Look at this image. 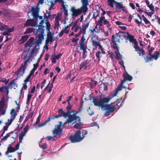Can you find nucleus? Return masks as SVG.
I'll return each instance as SVG.
<instances>
[{
    "mask_svg": "<svg viewBox=\"0 0 160 160\" xmlns=\"http://www.w3.org/2000/svg\"><path fill=\"white\" fill-rule=\"evenodd\" d=\"M61 117V115H59L58 114L57 115H54L52 117V119H54L55 118H58L59 117Z\"/></svg>",
    "mask_w": 160,
    "mask_h": 160,
    "instance_id": "obj_62",
    "label": "nucleus"
},
{
    "mask_svg": "<svg viewBox=\"0 0 160 160\" xmlns=\"http://www.w3.org/2000/svg\"><path fill=\"white\" fill-rule=\"evenodd\" d=\"M89 26V23H87L86 24H85L84 26H82V30L83 31L85 32H86V30L87 28Z\"/></svg>",
    "mask_w": 160,
    "mask_h": 160,
    "instance_id": "obj_46",
    "label": "nucleus"
},
{
    "mask_svg": "<svg viewBox=\"0 0 160 160\" xmlns=\"http://www.w3.org/2000/svg\"><path fill=\"white\" fill-rule=\"evenodd\" d=\"M37 45H35L33 47V49L31 51L30 53L29 54V56H31V57H32V54L34 52H37L38 51V48H37Z\"/></svg>",
    "mask_w": 160,
    "mask_h": 160,
    "instance_id": "obj_33",
    "label": "nucleus"
},
{
    "mask_svg": "<svg viewBox=\"0 0 160 160\" xmlns=\"http://www.w3.org/2000/svg\"><path fill=\"white\" fill-rule=\"evenodd\" d=\"M17 128H16L15 130H17L18 131H19L22 129L23 127L22 126L19 127V124H17Z\"/></svg>",
    "mask_w": 160,
    "mask_h": 160,
    "instance_id": "obj_57",
    "label": "nucleus"
},
{
    "mask_svg": "<svg viewBox=\"0 0 160 160\" xmlns=\"http://www.w3.org/2000/svg\"><path fill=\"white\" fill-rule=\"evenodd\" d=\"M13 132V131H11V132H10L9 133H8L2 139V140H3L4 141H6V140H7V138L10 137V133H12Z\"/></svg>",
    "mask_w": 160,
    "mask_h": 160,
    "instance_id": "obj_42",
    "label": "nucleus"
},
{
    "mask_svg": "<svg viewBox=\"0 0 160 160\" xmlns=\"http://www.w3.org/2000/svg\"><path fill=\"white\" fill-rule=\"evenodd\" d=\"M37 22L33 19H28L24 24V27L28 26L37 27Z\"/></svg>",
    "mask_w": 160,
    "mask_h": 160,
    "instance_id": "obj_11",
    "label": "nucleus"
},
{
    "mask_svg": "<svg viewBox=\"0 0 160 160\" xmlns=\"http://www.w3.org/2000/svg\"><path fill=\"white\" fill-rule=\"evenodd\" d=\"M126 33L119 32L112 35L111 37V42L113 44L112 48L116 49L118 52H119V44L121 42V40H122L125 37Z\"/></svg>",
    "mask_w": 160,
    "mask_h": 160,
    "instance_id": "obj_3",
    "label": "nucleus"
},
{
    "mask_svg": "<svg viewBox=\"0 0 160 160\" xmlns=\"http://www.w3.org/2000/svg\"><path fill=\"white\" fill-rule=\"evenodd\" d=\"M70 11L72 13V16L73 18H75L82 13H84L86 12L81 7L77 9L75 6H72L71 7Z\"/></svg>",
    "mask_w": 160,
    "mask_h": 160,
    "instance_id": "obj_8",
    "label": "nucleus"
},
{
    "mask_svg": "<svg viewBox=\"0 0 160 160\" xmlns=\"http://www.w3.org/2000/svg\"><path fill=\"white\" fill-rule=\"evenodd\" d=\"M31 58V56H28V58H27V59L25 61L24 63H22L21 65V67H22V68H23V70H24L25 69H26L27 67L28 66L27 65V63L29 61V60L30 59V58Z\"/></svg>",
    "mask_w": 160,
    "mask_h": 160,
    "instance_id": "obj_23",
    "label": "nucleus"
},
{
    "mask_svg": "<svg viewBox=\"0 0 160 160\" xmlns=\"http://www.w3.org/2000/svg\"><path fill=\"white\" fill-rule=\"evenodd\" d=\"M155 49V48L153 47H151V48L148 50V54L149 55H152V52Z\"/></svg>",
    "mask_w": 160,
    "mask_h": 160,
    "instance_id": "obj_55",
    "label": "nucleus"
},
{
    "mask_svg": "<svg viewBox=\"0 0 160 160\" xmlns=\"http://www.w3.org/2000/svg\"><path fill=\"white\" fill-rule=\"evenodd\" d=\"M60 26L59 22H55L54 24V28H58Z\"/></svg>",
    "mask_w": 160,
    "mask_h": 160,
    "instance_id": "obj_54",
    "label": "nucleus"
},
{
    "mask_svg": "<svg viewBox=\"0 0 160 160\" xmlns=\"http://www.w3.org/2000/svg\"><path fill=\"white\" fill-rule=\"evenodd\" d=\"M29 38L28 35H25L22 36L21 38L20 39L19 41L21 42L20 44H22L24 43Z\"/></svg>",
    "mask_w": 160,
    "mask_h": 160,
    "instance_id": "obj_25",
    "label": "nucleus"
},
{
    "mask_svg": "<svg viewBox=\"0 0 160 160\" xmlns=\"http://www.w3.org/2000/svg\"><path fill=\"white\" fill-rule=\"evenodd\" d=\"M14 119H13V118H10V119H8V122H9V123L8 124V126H9L11 124L12 122Z\"/></svg>",
    "mask_w": 160,
    "mask_h": 160,
    "instance_id": "obj_60",
    "label": "nucleus"
},
{
    "mask_svg": "<svg viewBox=\"0 0 160 160\" xmlns=\"http://www.w3.org/2000/svg\"><path fill=\"white\" fill-rule=\"evenodd\" d=\"M46 83V80L45 79H44L43 81L42 82L41 86V89L43 88V87L44 86V85Z\"/></svg>",
    "mask_w": 160,
    "mask_h": 160,
    "instance_id": "obj_61",
    "label": "nucleus"
},
{
    "mask_svg": "<svg viewBox=\"0 0 160 160\" xmlns=\"http://www.w3.org/2000/svg\"><path fill=\"white\" fill-rule=\"evenodd\" d=\"M33 31V28H27L24 33V34L30 33Z\"/></svg>",
    "mask_w": 160,
    "mask_h": 160,
    "instance_id": "obj_39",
    "label": "nucleus"
},
{
    "mask_svg": "<svg viewBox=\"0 0 160 160\" xmlns=\"http://www.w3.org/2000/svg\"><path fill=\"white\" fill-rule=\"evenodd\" d=\"M51 24L49 22H48L46 23V28L47 29V37L46 40L45 44L47 45L49 42H51L52 41V39L53 38L52 33L51 32L50 30L51 29L50 28Z\"/></svg>",
    "mask_w": 160,
    "mask_h": 160,
    "instance_id": "obj_7",
    "label": "nucleus"
},
{
    "mask_svg": "<svg viewBox=\"0 0 160 160\" xmlns=\"http://www.w3.org/2000/svg\"><path fill=\"white\" fill-rule=\"evenodd\" d=\"M97 82L96 81H92V82H90V86L91 88H92L97 85Z\"/></svg>",
    "mask_w": 160,
    "mask_h": 160,
    "instance_id": "obj_37",
    "label": "nucleus"
},
{
    "mask_svg": "<svg viewBox=\"0 0 160 160\" xmlns=\"http://www.w3.org/2000/svg\"><path fill=\"white\" fill-rule=\"evenodd\" d=\"M52 62L54 63H55L56 62V60L57 59L55 57H54V56L53 57H52Z\"/></svg>",
    "mask_w": 160,
    "mask_h": 160,
    "instance_id": "obj_64",
    "label": "nucleus"
},
{
    "mask_svg": "<svg viewBox=\"0 0 160 160\" xmlns=\"http://www.w3.org/2000/svg\"><path fill=\"white\" fill-rule=\"evenodd\" d=\"M33 44V43H32L28 41L25 43V47H28L30 48H31Z\"/></svg>",
    "mask_w": 160,
    "mask_h": 160,
    "instance_id": "obj_49",
    "label": "nucleus"
},
{
    "mask_svg": "<svg viewBox=\"0 0 160 160\" xmlns=\"http://www.w3.org/2000/svg\"><path fill=\"white\" fill-rule=\"evenodd\" d=\"M116 8L118 9L120 11H122L123 12H127V10L124 9V7L122 6V5L121 4L120 2H116Z\"/></svg>",
    "mask_w": 160,
    "mask_h": 160,
    "instance_id": "obj_19",
    "label": "nucleus"
},
{
    "mask_svg": "<svg viewBox=\"0 0 160 160\" xmlns=\"http://www.w3.org/2000/svg\"><path fill=\"white\" fill-rule=\"evenodd\" d=\"M85 39L83 37L81 38L79 42V45H78V47L80 48V49L83 51V53L86 54L87 53V47L85 46L84 43Z\"/></svg>",
    "mask_w": 160,
    "mask_h": 160,
    "instance_id": "obj_10",
    "label": "nucleus"
},
{
    "mask_svg": "<svg viewBox=\"0 0 160 160\" xmlns=\"http://www.w3.org/2000/svg\"><path fill=\"white\" fill-rule=\"evenodd\" d=\"M62 7L63 9L64 14L65 17H68V10L67 8L68 7V6L66 4H62Z\"/></svg>",
    "mask_w": 160,
    "mask_h": 160,
    "instance_id": "obj_24",
    "label": "nucleus"
},
{
    "mask_svg": "<svg viewBox=\"0 0 160 160\" xmlns=\"http://www.w3.org/2000/svg\"><path fill=\"white\" fill-rule=\"evenodd\" d=\"M134 21L138 25V26H139L142 23V20H140V21H139L137 19H135Z\"/></svg>",
    "mask_w": 160,
    "mask_h": 160,
    "instance_id": "obj_58",
    "label": "nucleus"
},
{
    "mask_svg": "<svg viewBox=\"0 0 160 160\" xmlns=\"http://www.w3.org/2000/svg\"><path fill=\"white\" fill-rule=\"evenodd\" d=\"M115 53L116 54V56H115V58L116 59H120L122 57V55H121L120 53L118 54V52H115Z\"/></svg>",
    "mask_w": 160,
    "mask_h": 160,
    "instance_id": "obj_44",
    "label": "nucleus"
},
{
    "mask_svg": "<svg viewBox=\"0 0 160 160\" xmlns=\"http://www.w3.org/2000/svg\"><path fill=\"white\" fill-rule=\"evenodd\" d=\"M73 127L74 128L79 129L82 128V126L80 123H77L74 125Z\"/></svg>",
    "mask_w": 160,
    "mask_h": 160,
    "instance_id": "obj_36",
    "label": "nucleus"
},
{
    "mask_svg": "<svg viewBox=\"0 0 160 160\" xmlns=\"http://www.w3.org/2000/svg\"><path fill=\"white\" fill-rule=\"evenodd\" d=\"M29 127V125H27L23 129L24 131L22 132L19 135V141L20 142H22V140L23 139V137L25 135L26 133L28 132Z\"/></svg>",
    "mask_w": 160,
    "mask_h": 160,
    "instance_id": "obj_12",
    "label": "nucleus"
},
{
    "mask_svg": "<svg viewBox=\"0 0 160 160\" xmlns=\"http://www.w3.org/2000/svg\"><path fill=\"white\" fill-rule=\"evenodd\" d=\"M88 64V60H86L82 62L80 64V70L82 69L85 70L87 68V65Z\"/></svg>",
    "mask_w": 160,
    "mask_h": 160,
    "instance_id": "obj_21",
    "label": "nucleus"
},
{
    "mask_svg": "<svg viewBox=\"0 0 160 160\" xmlns=\"http://www.w3.org/2000/svg\"><path fill=\"white\" fill-rule=\"evenodd\" d=\"M40 148H42L43 150L47 148V145L46 143H43L42 145H39Z\"/></svg>",
    "mask_w": 160,
    "mask_h": 160,
    "instance_id": "obj_52",
    "label": "nucleus"
},
{
    "mask_svg": "<svg viewBox=\"0 0 160 160\" xmlns=\"http://www.w3.org/2000/svg\"><path fill=\"white\" fill-rule=\"evenodd\" d=\"M58 112L59 115H61V117H63L65 118H67V117L68 118V113L64 112L62 108L59 109L58 110Z\"/></svg>",
    "mask_w": 160,
    "mask_h": 160,
    "instance_id": "obj_20",
    "label": "nucleus"
},
{
    "mask_svg": "<svg viewBox=\"0 0 160 160\" xmlns=\"http://www.w3.org/2000/svg\"><path fill=\"white\" fill-rule=\"evenodd\" d=\"M152 58L156 60L160 57V54L159 51L155 52L153 55H152Z\"/></svg>",
    "mask_w": 160,
    "mask_h": 160,
    "instance_id": "obj_29",
    "label": "nucleus"
},
{
    "mask_svg": "<svg viewBox=\"0 0 160 160\" xmlns=\"http://www.w3.org/2000/svg\"><path fill=\"white\" fill-rule=\"evenodd\" d=\"M99 41H95L94 40H92V46L97 48L98 46L100 44Z\"/></svg>",
    "mask_w": 160,
    "mask_h": 160,
    "instance_id": "obj_38",
    "label": "nucleus"
},
{
    "mask_svg": "<svg viewBox=\"0 0 160 160\" xmlns=\"http://www.w3.org/2000/svg\"><path fill=\"white\" fill-rule=\"evenodd\" d=\"M26 69L23 70V68L20 66L19 69L17 71L15 72V74H16L18 77H20L22 76L24 73Z\"/></svg>",
    "mask_w": 160,
    "mask_h": 160,
    "instance_id": "obj_18",
    "label": "nucleus"
},
{
    "mask_svg": "<svg viewBox=\"0 0 160 160\" xmlns=\"http://www.w3.org/2000/svg\"><path fill=\"white\" fill-rule=\"evenodd\" d=\"M50 14L49 13L48 15H47L46 13H44L43 16V19L42 20L39 22V25H37L36 28V30L34 31V33L36 36V38L37 37L38 38V39L37 40L36 44H41L42 41L44 39V34L45 30V27L43 25L44 22H45V23L49 22L48 21L49 18Z\"/></svg>",
    "mask_w": 160,
    "mask_h": 160,
    "instance_id": "obj_2",
    "label": "nucleus"
},
{
    "mask_svg": "<svg viewBox=\"0 0 160 160\" xmlns=\"http://www.w3.org/2000/svg\"><path fill=\"white\" fill-rule=\"evenodd\" d=\"M7 28L6 25H4L1 23H0V30L1 31L4 30Z\"/></svg>",
    "mask_w": 160,
    "mask_h": 160,
    "instance_id": "obj_40",
    "label": "nucleus"
},
{
    "mask_svg": "<svg viewBox=\"0 0 160 160\" xmlns=\"http://www.w3.org/2000/svg\"><path fill=\"white\" fill-rule=\"evenodd\" d=\"M46 14L48 15V13L50 14V16L49 18L50 19H51V20H53L55 18V16L56 17V14H54L53 15H51V12H48L47 10H46Z\"/></svg>",
    "mask_w": 160,
    "mask_h": 160,
    "instance_id": "obj_32",
    "label": "nucleus"
},
{
    "mask_svg": "<svg viewBox=\"0 0 160 160\" xmlns=\"http://www.w3.org/2000/svg\"><path fill=\"white\" fill-rule=\"evenodd\" d=\"M101 52L100 51L97 52L95 54L96 57L98 58H99L100 57Z\"/></svg>",
    "mask_w": 160,
    "mask_h": 160,
    "instance_id": "obj_56",
    "label": "nucleus"
},
{
    "mask_svg": "<svg viewBox=\"0 0 160 160\" xmlns=\"http://www.w3.org/2000/svg\"><path fill=\"white\" fill-rule=\"evenodd\" d=\"M9 85L12 86V87H17V84L15 82V79H13L9 83Z\"/></svg>",
    "mask_w": 160,
    "mask_h": 160,
    "instance_id": "obj_41",
    "label": "nucleus"
},
{
    "mask_svg": "<svg viewBox=\"0 0 160 160\" xmlns=\"http://www.w3.org/2000/svg\"><path fill=\"white\" fill-rule=\"evenodd\" d=\"M79 39L78 38H73L72 40V42L75 43L74 46L76 45L78 43V41L79 40Z\"/></svg>",
    "mask_w": 160,
    "mask_h": 160,
    "instance_id": "obj_45",
    "label": "nucleus"
},
{
    "mask_svg": "<svg viewBox=\"0 0 160 160\" xmlns=\"http://www.w3.org/2000/svg\"><path fill=\"white\" fill-rule=\"evenodd\" d=\"M99 14V12L97 10H95L93 12V13L92 18L94 19H96V18L98 16Z\"/></svg>",
    "mask_w": 160,
    "mask_h": 160,
    "instance_id": "obj_35",
    "label": "nucleus"
},
{
    "mask_svg": "<svg viewBox=\"0 0 160 160\" xmlns=\"http://www.w3.org/2000/svg\"><path fill=\"white\" fill-rule=\"evenodd\" d=\"M33 112H30L29 114H28V115L26 116L25 119L24 121V122L25 123L28 120L29 118H32L33 116Z\"/></svg>",
    "mask_w": 160,
    "mask_h": 160,
    "instance_id": "obj_30",
    "label": "nucleus"
},
{
    "mask_svg": "<svg viewBox=\"0 0 160 160\" xmlns=\"http://www.w3.org/2000/svg\"><path fill=\"white\" fill-rule=\"evenodd\" d=\"M32 95L28 94V95L27 98V103L28 104L30 102V99L32 97Z\"/></svg>",
    "mask_w": 160,
    "mask_h": 160,
    "instance_id": "obj_50",
    "label": "nucleus"
},
{
    "mask_svg": "<svg viewBox=\"0 0 160 160\" xmlns=\"http://www.w3.org/2000/svg\"><path fill=\"white\" fill-rule=\"evenodd\" d=\"M6 89H8V87L3 86L0 88V92H5Z\"/></svg>",
    "mask_w": 160,
    "mask_h": 160,
    "instance_id": "obj_43",
    "label": "nucleus"
},
{
    "mask_svg": "<svg viewBox=\"0 0 160 160\" xmlns=\"http://www.w3.org/2000/svg\"><path fill=\"white\" fill-rule=\"evenodd\" d=\"M29 127V125H27L23 129L24 131L22 132L19 135V141L20 142H22V140L23 139V137L25 135L26 133L28 132Z\"/></svg>",
    "mask_w": 160,
    "mask_h": 160,
    "instance_id": "obj_13",
    "label": "nucleus"
},
{
    "mask_svg": "<svg viewBox=\"0 0 160 160\" xmlns=\"http://www.w3.org/2000/svg\"><path fill=\"white\" fill-rule=\"evenodd\" d=\"M82 5L81 7L86 12H87L88 10V8L87 6L88 5V0H82Z\"/></svg>",
    "mask_w": 160,
    "mask_h": 160,
    "instance_id": "obj_17",
    "label": "nucleus"
},
{
    "mask_svg": "<svg viewBox=\"0 0 160 160\" xmlns=\"http://www.w3.org/2000/svg\"><path fill=\"white\" fill-rule=\"evenodd\" d=\"M105 20V17L103 16H101V17L100 18V19L98 20L97 22V25H99L100 27L102 26L103 25L102 21Z\"/></svg>",
    "mask_w": 160,
    "mask_h": 160,
    "instance_id": "obj_26",
    "label": "nucleus"
},
{
    "mask_svg": "<svg viewBox=\"0 0 160 160\" xmlns=\"http://www.w3.org/2000/svg\"><path fill=\"white\" fill-rule=\"evenodd\" d=\"M7 105H5V100L4 97L2 98L0 101V114L1 115L5 114Z\"/></svg>",
    "mask_w": 160,
    "mask_h": 160,
    "instance_id": "obj_9",
    "label": "nucleus"
},
{
    "mask_svg": "<svg viewBox=\"0 0 160 160\" xmlns=\"http://www.w3.org/2000/svg\"><path fill=\"white\" fill-rule=\"evenodd\" d=\"M15 148L11 146L8 148L6 152V154L7 155L9 152H15Z\"/></svg>",
    "mask_w": 160,
    "mask_h": 160,
    "instance_id": "obj_27",
    "label": "nucleus"
},
{
    "mask_svg": "<svg viewBox=\"0 0 160 160\" xmlns=\"http://www.w3.org/2000/svg\"><path fill=\"white\" fill-rule=\"evenodd\" d=\"M103 21L104 24L108 25L107 27L108 28L111 25V24L109 23V22L107 20L105 19Z\"/></svg>",
    "mask_w": 160,
    "mask_h": 160,
    "instance_id": "obj_51",
    "label": "nucleus"
},
{
    "mask_svg": "<svg viewBox=\"0 0 160 160\" xmlns=\"http://www.w3.org/2000/svg\"><path fill=\"white\" fill-rule=\"evenodd\" d=\"M88 133L87 131H85L84 132V135L83 137H81V132L80 130H78L75 132L74 135H71L69 137V139L72 143L79 142L81 141L84 138V136Z\"/></svg>",
    "mask_w": 160,
    "mask_h": 160,
    "instance_id": "obj_4",
    "label": "nucleus"
},
{
    "mask_svg": "<svg viewBox=\"0 0 160 160\" xmlns=\"http://www.w3.org/2000/svg\"><path fill=\"white\" fill-rule=\"evenodd\" d=\"M41 117V115L40 114V113L39 114V115H38V117L37 118V120L36 121V122L35 123L33 124V126H36L38 124H39V123L40 122V118Z\"/></svg>",
    "mask_w": 160,
    "mask_h": 160,
    "instance_id": "obj_34",
    "label": "nucleus"
},
{
    "mask_svg": "<svg viewBox=\"0 0 160 160\" xmlns=\"http://www.w3.org/2000/svg\"><path fill=\"white\" fill-rule=\"evenodd\" d=\"M34 41V38L33 37L30 38L28 40V41L32 43H33Z\"/></svg>",
    "mask_w": 160,
    "mask_h": 160,
    "instance_id": "obj_63",
    "label": "nucleus"
},
{
    "mask_svg": "<svg viewBox=\"0 0 160 160\" xmlns=\"http://www.w3.org/2000/svg\"><path fill=\"white\" fill-rule=\"evenodd\" d=\"M118 93L113 91L112 93L110 94L108 97L99 98V100H98L97 98H95L94 97H91L89 98V99L90 100H92V102L94 105L96 106L101 107L103 111L106 110L112 113L115 110V109L117 106H113L112 107L111 106L113 104H114L116 101H114L113 102L111 103L110 104H107V103L109 102L111 99L116 96Z\"/></svg>",
    "mask_w": 160,
    "mask_h": 160,
    "instance_id": "obj_1",
    "label": "nucleus"
},
{
    "mask_svg": "<svg viewBox=\"0 0 160 160\" xmlns=\"http://www.w3.org/2000/svg\"><path fill=\"white\" fill-rule=\"evenodd\" d=\"M51 119H52V118H51V116H50L49 117H48L47 119L44 122H42L40 124H39L38 126V128H40L46 125L48 122H49L51 120Z\"/></svg>",
    "mask_w": 160,
    "mask_h": 160,
    "instance_id": "obj_22",
    "label": "nucleus"
},
{
    "mask_svg": "<svg viewBox=\"0 0 160 160\" xmlns=\"http://www.w3.org/2000/svg\"><path fill=\"white\" fill-rule=\"evenodd\" d=\"M98 47H99L98 49H100V50L102 51V53L103 54H105V51L103 50L102 46L100 44L98 46Z\"/></svg>",
    "mask_w": 160,
    "mask_h": 160,
    "instance_id": "obj_53",
    "label": "nucleus"
},
{
    "mask_svg": "<svg viewBox=\"0 0 160 160\" xmlns=\"http://www.w3.org/2000/svg\"><path fill=\"white\" fill-rule=\"evenodd\" d=\"M39 8H35L34 7H32L30 11L32 13L33 18L35 19H37L38 17Z\"/></svg>",
    "mask_w": 160,
    "mask_h": 160,
    "instance_id": "obj_14",
    "label": "nucleus"
},
{
    "mask_svg": "<svg viewBox=\"0 0 160 160\" xmlns=\"http://www.w3.org/2000/svg\"><path fill=\"white\" fill-rule=\"evenodd\" d=\"M16 111L14 109H12L10 112V118L15 119L16 116L15 114Z\"/></svg>",
    "mask_w": 160,
    "mask_h": 160,
    "instance_id": "obj_31",
    "label": "nucleus"
},
{
    "mask_svg": "<svg viewBox=\"0 0 160 160\" xmlns=\"http://www.w3.org/2000/svg\"><path fill=\"white\" fill-rule=\"evenodd\" d=\"M72 106H67L66 108L67 110V112H66L68 113V118L67 119L66 121L64 122L63 126L65 124L68 123L69 124L71 123L72 122L74 121L75 120L78 119V121L80 122L81 121V118L79 116H77L74 114L71 115L70 113L71 112L70 111L72 108Z\"/></svg>",
    "mask_w": 160,
    "mask_h": 160,
    "instance_id": "obj_5",
    "label": "nucleus"
},
{
    "mask_svg": "<svg viewBox=\"0 0 160 160\" xmlns=\"http://www.w3.org/2000/svg\"><path fill=\"white\" fill-rule=\"evenodd\" d=\"M101 88H102L103 91H106L108 89L107 86L104 84L100 85Z\"/></svg>",
    "mask_w": 160,
    "mask_h": 160,
    "instance_id": "obj_48",
    "label": "nucleus"
},
{
    "mask_svg": "<svg viewBox=\"0 0 160 160\" xmlns=\"http://www.w3.org/2000/svg\"><path fill=\"white\" fill-rule=\"evenodd\" d=\"M115 101L116 102L114 104H116V105L115 106H117L116 107V108L118 109L121 107L122 106V101H118V100L117 99Z\"/></svg>",
    "mask_w": 160,
    "mask_h": 160,
    "instance_id": "obj_28",
    "label": "nucleus"
},
{
    "mask_svg": "<svg viewBox=\"0 0 160 160\" xmlns=\"http://www.w3.org/2000/svg\"><path fill=\"white\" fill-rule=\"evenodd\" d=\"M55 126V127L54 129L52 131L53 134H56L58 135H60L62 132V129L60 128V125H57Z\"/></svg>",
    "mask_w": 160,
    "mask_h": 160,
    "instance_id": "obj_16",
    "label": "nucleus"
},
{
    "mask_svg": "<svg viewBox=\"0 0 160 160\" xmlns=\"http://www.w3.org/2000/svg\"><path fill=\"white\" fill-rule=\"evenodd\" d=\"M123 76L124 78L123 79L121 80L120 84L118 86L116 89L114 90L117 93H118L119 91H121L122 88H125V87L122 86L125 82L127 81H130L132 79V77L127 72L123 73Z\"/></svg>",
    "mask_w": 160,
    "mask_h": 160,
    "instance_id": "obj_6",
    "label": "nucleus"
},
{
    "mask_svg": "<svg viewBox=\"0 0 160 160\" xmlns=\"http://www.w3.org/2000/svg\"><path fill=\"white\" fill-rule=\"evenodd\" d=\"M125 36L124 39L128 40V39L130 42H136V39H134V36L130 35L128 32H125Z\"/></svg>",
    "mask_w": 160,
    "mask_h": 160,
    "instance_id": "obj_15",
    "label": "nucleus"
},
{
    "mask_svg": "<svg viewBox=\"0 0 160 160\" xmlns=\"http://www.w3.org/2000/svg\"><path fill=\"white\" fill-rule=\"evenodd\" d=\"M108 2L109 3V4H116V2L114 0H108Z\"/></svg>",
    "mask_w": 160,
    "mask_h": 160,
    "instance_id": "obj_59",
    "label": "nucleus"
},
{
    "mask_svg": "<svg viewBox=\"0 0 160 160\" xmlns=\"http://www.w3.org/2000/svg\"><path fill=\"white\" fill-rule=\"evenodd\" d=\"M86 32H84L83 31V30H82V28L80 29V31L78 32V33L79 35V36H80L81 35V33H82L83 35L82 36L81 38H82L83 37L84 38H84V35H85V34H86Z\"/></svg>",
    "mask_w": 160,
    "mask_h": 160,
    "instance_id": "obj_47",
    "label": "nucleus"
}]
</instances>
